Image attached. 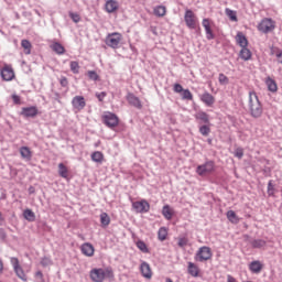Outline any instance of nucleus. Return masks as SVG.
<instances>
[{
  "label": "nucleus",
  "instance_id": "obj_50",
  "mask_svg": "<svg viewBox=\"0 0 282 282\" xmlns=\"http://www.w3.org/2000/svg\"><path fill=\"white\" fill-rule=\"evenodd\" d=\"M274 55H275L278 63H280L282 65V50H276L274 52Z\"/></svg>",
  "mask_w": 282,
  "mask_h": 282
},
{
  "label": "nucleus",
  "instance_id": "obj_14",
  "mask_svg": "<svg viewBox=\"0 0 282 282\" xmlns=\"http://www.w3.org/2000/svg\"><path fill=\"white\" fill-rule=\"evenodd\" d=\"M140 272L143 279L151 280L153 279V270L151 269V264L145 261H142L140 264Z\"/></svg>",
  "mask_w": 282,
  "mask_h": 282
},
{
  "label": "nucleus",
  "instance_id": "obj_45",
  "mask_svg": "<svg viewBox=\"0 0 282 282\" xmlns=\"http://www.w3.org/2000/svg\"><path fill=\"white\" fill-rule=\"evenodd\" d=\"M199 133H200L202 135H208V134L210 133V127H208V126H202V127L199 128Z\"/></svg>",
  "mask_w": 282,
  "mask_h": 282
},
{
  "label": "nucleus",
  "instance_id": "obj_5",
  "mask_svg": "<svg viewBox=\"0 0 282 282\" xmlns=\"http://www.w3.org/2000/svg\"><path fill=\"white\" fill-rule=\"evenodd\" d=\"M214 172H215V162L213 161H208L205 164L198 165L196 167V173L200 177H204V175H208Z\"/></svg>",
  "mask_w": 282,
  "mask_h": 282
},
{
  "label": "nucleus",
  "instance_id": "obj_48",
  "mask_svg": "<svg viewBox=\"0 0 282 282\" xmlns=\"http://www.w3.org/2000/svg\"><path fill=\"white\" fill-rule=\"evenodd\" d=\"M41 265H43V268H47V265H52V259L50 258H43L41 260Z\"/></svg>",
  "mask_w": 282,
  "mask_h": 282
},
{
  "label": "nucleus",
  "instance_id": "obj_18",
  "mask_svg": "<svg viewBox=\"0 0 282 282\" xmlns=\"http://www.w3.org/2000/svg\"><path fill=\"white\" fill-rule=\"evenodd\" d=\"M80 250H82V254H84L85 257H94L96 252V249L89 242L83 243L80 247Z\"/></svg>",
  "mask_w": 282,
  "mask_h": 282
},
{
  "label": "nucleus",
  "instance_id": "obj_9",
  "mask_svg": "<svg viewBox=\"0 0 282 282\" xmlns=\"http://www.w3.org/2000/svg\"><path fill=\"white\" fill-rule=\"evenodd\" d=\"M0 76L6 82L14 80V69L11 65L6 64L0 70Z\"/></svg>",
  "mask_w": 282,
  "mask_h": 282
},
{
  "label": "nucleus",
  "instance_id": "obj_42",
  "mask_svg": "<svg viewBox=\"0 0 282 282\" xmlns=\"http://www.w3.org/2000/svg\"><path fill=\"white\" fill-rule=\"evenodd\" d=\"M87 76L90 80H99L100 76H98V73L96 70H88Z\"/></svg>",
  "mask_w": 282,
  "mask_h": 282
},
{
  "label": "nucleus",
  "instance_id": "obj_33",
  "mask_svg": "<svg viewBox=\"0 0 282 282\" xmlns=\"http://www.w3.org/2000/svg\"><path fill=\"white\" fill-rule=\"evenodd\" d=\"M51 50H53V52H55L56 54H65V47L58 43V42H55L51 45Z\"/></svg>",
  "mask_w": 282,
  "mask_h": 282
},
{
  "label": "nucleus",
  "instance_id": "obj_8",
  "mask_svg": "<svg viewBox=\"0 0 282 282\" xmlns=\"http://www.w3.org/2000/svg\"><path fill=\"white\" fill-rule=\"evenodd\" d=\"M102 120H104V124H106L110 129H113V127H118L119 119H118V116H116V113L113 112H106L102 116Z\"/></svg>",
  "mask_w": 282,
  "mask_h": 282
},
{
  "label": "nucleus",
  "instance_id": "obj_29",
  "mask_svg": "<svg viewBox=\"0 0 282 282\" xmlns=\"http://www.w3.org/2000/svg\"><path fill=\"white\" fill-rule=\"evenodd\" d=\"M196 120H200L202 122H205V124H208V122H210V118L208 117V113H206L205 111H198L195 115Z\"/></svg>",
  "mask_w": 282,
  "mask_h": 282
},
{
  "label": "nucleus",
  "instance_id": "obj_31",
  "mask_svg": "<svg viewBox=\"0 0 282 282\" xmlns=\"http://www.w3.org/2000/svg\"><path fill=\"white\" fill-rule=\"evenodd\" d=\"M227 219L228 221H230V224H239V216H237V213H235V210L227 212Z\"/></svg>",
  "mask_w": 282,
  "mask_h": 282
},
{
  "label": "nucleus",
  "instance_id": "obj_43",
  "mask_svg": "<svg viewBox=\"0 0 282 282\" xmlns=\"http://www.w3.org/2000/svg\"><path fill=\"white\" fill-rule=\"evenodd\" d=\"M252 246L253 248H263L265 246V240H261V239L253 240Z\"/></svg>",
  "mask_w": 282,
  "mask_h": 282
},
{
  "label": "nucleus",
  "instance_id": "obj_54",
  "mask_svg": "<svg viewBox=\"0 0 282 282\" xmlns=\"http://www.w3.org/2000/svg\"><path fill=\"white\" fill-rule=\"evenodd\" d=\"M14 105H21V97L19 95H12Z\"/></svg>",
  "mask_w": 282,
  "mask_h": 282
},
{
  "label": "nucleus",
  "instance_id": "obj_7",
  "mask_svg": "<svg viewBox=\"0 0 282 282\" xmlns=\"http://www.w3.org/2000/svg\"><path fill=\"white\" fill-rule=\"evenodd\" d=\"M11 264L13 267V270L19 279L21 281H28V275H25V271H23V268L21 267V263L19 262V258H11L10 259Z\"/></svg>",
  "mask_w": 282,
  "mask_h": 282
},
{
  "label": "nucleus",
  "instance_id": "obj_1",
  "mask_svg": "<svg viewBox=\"0 0 282 282\" xmlns=\"http://www.w3.org/2000/svg\"><path fill=\"white\" fill-rule=\"evenodd\" d=\"M248 107L251 118H261L263 116V105L254 90L249 91Z\"/></svg>",
  "mask_w": 282,
  "mask_h": 282
},
{
  "label": "nucleus",
  "instance_id": "obj_25",
  "mask_svg": "<svg viewBox=\"0 0 282 282\" xmlns=\"http://www.w3.org/2000/svg\"><path fill=\"white\" fill-rule=\"evenodd\" d=\"M20 155L23 158V160H32V150H30L29 147H22L20 148Z\"/></svg>",
  "mask_w": 282,
  "mask_h": 282
},
{
  "label": "nucleus",
  "instance_id": "obj_46",
  "mask_svg": "<svg viewBox=\"0 0 282 282\" xmlns=\"http://www.w3.org/2000/svg\"><path fill=\"white\" fill-rule=\"evenodd\" d=\"M234 155L235 158H238V160H241V158H243V148H237Z\"/></svg>",
  "mask_w": 282,
  "mask_h": 282
},
{
  "label": "nucleus",
  "instance_id": "obj_41",
  "mask_svg": "<svg viewBox=\"0 0 282 282\" xmlns=\"http://www.w3.org/2000/svg\"><path fill=\"white\" fill-rule=\"evenodd\" d=\"M183 100H193V93L188 89H184L182 93Z\"/></svg>",
  "mask_w": 282,
  "mask_h": 282
},
{
  "label": "nucleus",
  "instance_id": "obj_32",
  "mask_svg": "<svg viewBox=\"0 0 282 282\" xmlns=\"http://www.w3.org/2000/svg\"><path fill=\"white\" fill-rule=\"evenodd\" d=\"M21 46L24 50V54L30 55L32 54V43L28 40H22L21 41Z\"/></svg>",
  "mask_w": 282,
  "mask_h": 282
},
{
  "label": "nucleus",
  "instance_id": "obj_37",
  "mask_svg": "<svg viewBox=\"0 0 282 282\" xmlns=\"http://www.w3.org/2000/svg\"><path fill=\"white\" fill-rule=\"evenodd\" d=\"M137 248H139V250H141V252H143L144 254H149V247L144 241H137Z\"/></svg>",
  "mask_w": 282,
  "mask_h": 282
},
{
  "label": "nucleus",
  "instance_id": "obj_16",
  "mask_svg": "<svg viewBox=\"0 0 282 282\" xmlns=\"http://www.w3.org/2000/svg\"><path fill=\"white\" fill-rule=\"evenodd\" d=\"M200 101H203V104L206 107H214L215 105V96H213L210 93L205 91L199 96Z\"/></svg>",
  "mask_w": 282,
  "mask_h": 282
},
{
  "label": "nucleus",
  "instance_id": "obj_56",
  "mask_svg": "<svg viewBox=\"0 0 282 282\" xmlns=\"http://www.w3.org/2000/svg\"><path fill=\"white\" fill-rule=\"evenodd\" d=\"M227 282H237V279H235L232 275H227Z\"/></svg>",
  "mask_w": 282,
  "mask_h": 282
},
{
  "label": "nucleus",
  "instance_id": "obj_27",
  "mask_svg": "<svg viewBox=\"0 0 282 282\" xmlns=\"http://www.w3.org/2000/svg\"><path fill=\"white\" fill-rule=\"evenodd\" d=\"M90 158L93 162H96L97 164H102V162H105V154L100 151L93 152Z\"/></svg>",
  "mask_w": 282,
  "mask_h": 282
},
{
  "label": "nucleus",
  "instance_id": "obj_10",
  "mask_svg": "<svg viewBox=\"0 0 282 282\" xmlns=\"http://www.w3.org/2000/svg\"><path fill=\"white\" fill-rule=\"evenodd\" d=\"M212 257L213 251L210 250V247H200L196 253V261H208Z\"/></svg>",
  "mask_w": 282,
  "mask_h": 282
},
{
  "label": "nucleus",
  "instance_id": "obj_22",
  "mask_svg": "<svg viewBox=\"0 0 282 282\" xmlns=\"http://www.w3.org/2000/svg\"><path fill=\"white\" fill-rule=\"evenodd\" d=\"M162 215L167 219V221H171V219H173V215H175V210L171 206L165 205L162 208Z\"/></svg>",
  "mask_w": 282,
  "mask_h": 282
},
{
  "label": "nucleus",
  "instance_id": "obj_23",
  "mask_svg": "<svg viewBox=\"0 0 282 282\" xmlns=\"http://www.w3.org/2000/svg\"><path fill=\"white\" fill-rule=\"evenodd\" d=\"M187 272L191 274V276H199V267L193 262H188Z\"/></svg>",
  "mask_w": 282,
  "mask_h": 282
},
{
  "label": "nucleus",
  "instance_id": "obj_34",
  "mask_svg": "<svg viewBox=\"0 0 282 282\" xmlns=\"http://www.w3.org/2000/svg\"><path fill=\"white\" fill-rule=\"evenodd\" d=\"M154 14L155 17H165L166 15V7L164 6H159L154 8Z\"/></svg>",
  "mask_w": 282,
  "mask_h": 282
},
{
  "label": "nucleus",
  "instance_id": "obj_13",
  "mask_svg": "<svg viewBox=\"0 0 282 282\" xmlns=\"http://www.w3.org/2000/svg\"><path fill=\"white\" fill-rule=\"evenodd\" d=\"M72 105H73V109H75V111H83V109H85V107H87V101L85 100V97H83V96H75L72 99Z\"/></svg>",
  "mask_w": 282,
  "mask_h": 282
},
{
  "label": "nucleus",
  "instance_id": "obj_2",
  "mask_svg": "<svg viewBox=\"0 0 282 282\" xmlns=\"http://www.w3.org/2000/svg\"><path fill=\"white\" fill-rule=\"evenodd\" d=\"M90 279L94 282H104L105 279H113V269L110 267L93 269L90 271Z\"/></svg>",
  "mask_w": 282,
  "mask_h": 282
},
{
  "label": "nucleus",
  "instance_id": "obj_40",
  "mask_svg": "<svg viewBox=\"0 0 282 282\" xmlns=\"http://www.w3.org/2000/svg\"><path fill=\"white\" fill-rule=\"evenodd\" d=\"M218 83H220L221 85H228V83H230V79L224 73H220L218 75Z\"/></svg>",
  "mask_w": 282,
  "mask_h": 282
},
{
  "label": "nucleus",
  "instance_id": "obj_60",
  "mask_svg": "<svg viewBox=\"0 0 282 282\" xmlns=\"http://www.w3.org/2000/svg\"><path fill=\"white\" fill-rule=\"evenodd\" d=\"M210 142H213L212 140H208V143L210 144Z\"/></svg>",
  "mask_w": 282,
  "mask_h": 282
},
{
  "label": "nucleus",
  "instance_id": "obj_15",
  "mask_svg": "<svg viewBox=\"0 0 282 282\" xmlns=\"http://www.w3.org/2000/svg\"><path fill=\"white\" fill-rule=\"evenodd\" d=\"M21 116L24 118H36L39 116V108L36 106L22 108Z\"/></svg>",
  "mask_w": 282,
  "mask_h": 282
},
{
  "label": "nucleus",
  "instance_id": "obj_26",
  "mask_svg": "<svg viewBox=\"0 0 282 282\" xmlns=\"http://www.w3.org/2000/svg\"><path fill=\"white\" fill-rule=\"evenodd\" d=\"M58 175L64 180H67L69 177V169L66 167V165H64L63 163L58 164Z\"/></svg>",
  "mask_w": 282,
  "mask_h": 282
},
{
  "label": "nucleus",
  "instance_id": "obj_47",
  "mask_svg": "<svg viewBox=\"0 0 282 282\" xmlns=\"http://www.w3.org/2000/svg\"><path fill=\"white\" fill-rule=\"evenodd\" d=\"M268 195L272 197L274 195V184H272V181H269L268 183Z\"/></svg>",
  "mask_w": 282,
  "mask_h": 282
},
{
  "label": "nucleus",
  "instance_id": "obj_12",
  "mask_svg": "<svg viewBox=\"0 0 282 282\" xmlns=\"http://www.w3.org/2000/svg\"><path fill=\"white\" fill-rule=\"evenodd\" d=\"M202 25L205 29L207 41H213V39H215V33H213V21L205 18L203 19Z\"/></svg>",
  "mask_w": 282,
  "mask_h": 282
},
{
  "label": "nucleus",
  "instance_id": "obj_52",
  "mask_svg": "<svg viewBox=\"0 0 282 282\" xmlns=\"http://www.w3.org/2000/svg\"><path fill=\"white\" fill-rule=\"evenodd\" d=\"M173 89H174L175 94H182L183 90H184V87H182L181 84H174V88Z\"/></svg>",
  "mask_w": 282,
  "mask_h": 282
},
{
  "label": "nucleus",
  "instance_id": "obj_53",
  "mask_svg": "<svg viewBox=\"0 0 282 282\" xmlns=\"http://www.w3.org/2000/svg\"><path fill=\"white\" fill-rule=\"evenodd\" d=\"M59 84L62 87H67V85H69V82L67 80V77H61Z\"/></svg>",
  "mask_w": 282,
  "mask_h": 282
},
{
  "label": "nucleus",
  "instance_id": "obj_11",
  "mask_svg": "<svg viewBox=\"0 0 282 282\" xmlns=\"http://www.w3.org/2000/svg\"><path fill=\"white\" fill-rule=\"evenodd\" d=\"M132 208L135 213H149L151 205L145 199L132 203Z\"/></svg>",
  "mask_w": 282,
  "mask_h": 282
},
{
  "label": "nucleus",
  "instance_id": "obj_4",
  "mask_svg": "<svg viewBox=\"0 0 282 282\" xmlns=\"http://www.w3.org/2000/svg\"><path fill=\"white\" fill-rule=\"evenodd\" d=\"M120 43H122V34L118 32L109 33L106 36V45L111 47L112 50H118L120 47Z\"/></svg>",
  "mask_w": 282,
  "mask_h": 282
},
{
  "label": "nucleus",
  "instance_id": "obj_58",
  "mask_svg": "<svg viewBox=\"0 0 282 282\" xmlns=\"http://www.w3.org/2000/svg\"><path fill=\"white\" fill-rule=\"evenodd\" d=\"M30 193H34V187L29 188Z\"/></svg>",
  "mask_w": 282,
  "mask_h": 282
},
{
  "label": "nucleus",
  "instance_id": "obj_36",
  "mask_svg": "<svg viewBox=\"0 0 282 282\" xmlns=\"http://www.w3.org/2000/svg\"><path fill=\"white\" fill-rule=\"evenodd\" d=\"M100 224L104 226H109V224H111V218L108 213H102L100 215Z\"/></svg>",
  "mask_w": 282,
  "mask_h": 282
},
{
  "label": "nucleus",
  "instance_id": "obj_59",
  "mask_svg": "<svg viewBox=\"0 0 282 282\" xmlns=\"http://www.w3.org/2000/svg\"><path fill=\"white\" fill-rule=\"evenodd\" d=\"M166 282H173V280H171L170 278L166 279Z\"/></svg>",
  "mask_w": 282,
  "mask_h": 282
},
{
  "label": "nucleus",
  "instance_id": "obj_49",
  "mask_svg": "<svg viewBox=\"0 0 282 282\" xmlns=\"http://www.w3.org/2000/svg\"><path fill=\"white\" fill-rule=\"evenodd\" d=\"M70 19L74 21V23L80 22V15L78 13H69Z\"/></svg>",
  "mask_w": 282,
  "mask_h": 282
},
{
  "label": "nucleus",
  "instance_id": "obj_51",
  "mask_svg": "<svg viewBox=\"0 0 282 282\" xmlns=\"http://www.w3.org/2000/svg\"><path fill=\"white\" fill-rule=\"evenodd\" d=\"M96 98H98L99 102H102L105 98H107V93L101 91V93H96Z\"/></svg>",
  "mask_w": 282,
  "mask_h": 282
},
{
  "label": "nucleus",
  "instance_id": "obj_24",
  "mask_svg": "<svg viewBox=\"0 0 282 282\" xmlns=\"http://www.w3.org/2000/svg\"><path fill=\"white\" fill-rule=\"evenodd\" d=\"M265 85L269 89V91H272V94L276 93L279 89V86H276V82L272 79L271 77H268L265 79Z\"/></svg>",
  "mask_w": 282,
  "mask_h": 282
},
{
  "label": "nucleus",
  "instance_id": "obj_17",
  "mask_svg": "<svg viewBox=\"0 0 282 282\" xmlns=\"http://www.w3.org/2000/svg\"><path fill=\"white\" fill-rule=\"evenodd\" d=\"M120 8V3L116 0H107L105 4V10L108 14H113V12H118Z\"/></svg>",
  "mask_w": 282,
  "mask_h": 282
},
{
  "label": "nucleus",
  "instance_id": "obj_35",
  "mask_svg": "<svg viewBox=\"0 0 282 282\" xmlns=\"http://www.w3.org/2000/svg\"><path fill=\"white\" fill-rule=\"evenodd\" d=\"M225 14L230 19V21L237 22V11H232L231 9H225Z\"/></svg>",
  "mask_w": 282,
  "mask_h": 282
},
{
  "label": "nucleus",
  "instance_id": "obj_19",
  "mask_svg": "<svg viewBox=\"0 0 282 282\" xmlns=\"http://www.w3.org/2000/svg\"><path fill=\"white\" fill-rule=\"evenodd\" d=\"M236 43L240 47H248V37H246V34L243 32L239 31L236 35Z\"/></svg>",
  "mask_w": 282,
  "mask_h": 282
},
{
  "label": "nucleus",
  "instance_id": "obj_3",
  "mask_svg": "<svg viewBox=\"0 0 282 282\" xmlns=\"http://www.w3.org/2000/svg\"><path fill=\"white\" fill-rule=\"evenodd\" d=\"M276 29V22L271 18H264L258 24V31L262 32V34H270V32H274Z\"/></svg>",
  "mask_w": 282,
  "mask_h": 282
},
{
  "label": "nucleus",
  "instance_id": "obj_6",
  "mask_svg": "<svg viewBox=\"0 0 282 282\" xmlns=\"http://www.w3.org/2000/svg\"><path fill=\"white\" fill-rule=\"evenodd\" d=\"M184 21L189 30H195L197 28V15L193 10L187 9L184 14Z\"/></svg>",
  "mask_w": 282,
  "mask_h": 282
},
{
  "label": "nucleus",
  "instance_id": "obj_57",
  "mask_svg": "<svg viewBox=\"0 0 282 282\" xmlns=\"http://www.w3.org/2000/svg\"><path fill=\"white\" fill-rule=\"evenodd\" d=\"M3 272V261L0 260V274Z\"/></svg>",
  "mask_w": 282,
  "mask_h": 282
},
{
  "label": "nucleus",
  "instance_id": "obj_30",
  "mask_svg": "<svg viewBox=\"0 0 282 282\" xmlns=\"http://www.w3.org/2000/svg\"><path fill=\"white\" fill-rule=\"evenodd\" d=\"M23 217L26 219V221H36V214H34L32 209H25L23 212Z\"/></svg>",
  "mask_w": 282,
  "mask_h": 282
},
{
  "label": "nucleus",
  "instance_id": "obj_55",
  "mask_svg": "<svg viewBox=\"0 0 282 282\" xmlns=\"http://www.w3.org/2000/svg\"><path fill=\"white\" fill-rule=\"evenodd\" d=\"M35 276H36L37 279H40L41 281H43V272L37 271V272L35 273Z\"/></svg>",
  "mask_w": 282,
  "mask_h": 282
},
{
  "label": "nucleus",
  "instance_id": "obj_44",
  "mask_svg": "<svg viewBox=\"0 0 282 282\" xmlns=\"http://www.w3.org/2000/svg\"><path fill=\"white\" fill-rule=\"evenodd\" d=\"M186 246H188V238L186 237L178 238V247L186 248Z\"/></svg>",
  "mask_w": 282,
  "mask_h": 282
},
{
  "label": "nucleus",
  "instance_id": "obj_38",
  "mask_svg": "<svg viewBox=\"0 0 282 282\" xmlns=\"http://www.w3.org/2000/svg\"><path fill=\"white\" fill-rule=\"evenodd\" d=\"M167 236H169V231L166 230V228L161 227L158 232V237L160 241H165Z\"/></svg>",
  "mask_w": 282,
  "mask_h": 282
},
{
  "label": "nucleus",
  "instance_id": "obj_21",
  "mask_svg": "<svg viewBox=\"0 0 282 282\" xmlns=\"http://www.w3.org/2000/svg\"><path fill=\"white\" fill-rule=\"evenodd\" d=\"M128 102L132 105V107H135L137 109H142V101H140V98H138L135 95L130 94L128 95Z\"/></svg>",
  "mask_w": 282,
  "mask_h": 282
},
{
  "label": "nucleus",
  "instance_id": "obj_20",
  "mask_svg": "<svg viewBox=\"0 0 282 282\" xmlns=\"http://www.w3.org/2000/svg\"><path fill=\"white\" fill-rule=\"evenodd\" d=\"M249 270L253 274H259V272H261L263 270V263H261V261H259V260L252 261L249 264Z\"/></svg>",
  "mask_w": 282,
  "mask_h": 282
},
{
  "label": "nucleus",
  "instance_id": "obj_39",
  "mask_svg": "<svg viewBox=\"0 0 282 282\" xmlns=\"http://www.w3.org/2000/svg\"><path fill=\"white\" fill-rule=\"evenodd\" d=\"M70 72H73V74H78L80 72V65L78 64V62H70Z\"/></svg>",
  "mask_w": 282,
  "mask_h": 282
},
{
  "label": "nucleus",
  "instance_id": "obj_28",
  "mask_svg": "<svg viewBox=\"0 0 282 282\" xmlns=\"http://www.w3.org/2000/svg\"><path fill=\"white\" fill-rule=\"evenodd\" d=\"M239 56L242 61H250V58H252V52L248 50V46H245L241 48Z\"/></svg>",
  "mask_w": 282,
  "mask_h": 282
}]
</instances>
